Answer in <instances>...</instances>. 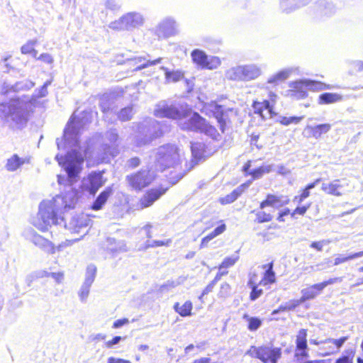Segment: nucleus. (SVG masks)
Here are the masks:
<instances>
[{
  "mask_svg": "<svg viewBox=\"0 0 363 363\" xmlns=\"http://www.w3.org/2000/svg\"><path fill=\"white\" fill-rule=\"evenodd\" d=\"M84 118L85 116H78L75 113L72 116L65 129L64 138L66 145L75 148L69 152L65 157L60 155L55 156L59 165L65 169L70 183L65 186V192L52 199L62 210L73 208L78 200V191L72 186V183L78 177L84 159L87 155L86 150L82 154L79 151L81 147L79 146L80 131L89 123L88 119Z\"/></svg>",
  "mask_w": 363,
  "mask_h": 363,
  "instance_id": "1",
  "label": "nucleus"
},
{
  "mask_svg": "<svg viewBox=\"0 0 363 363\" xmlns=\"http://www.w3.org/2000/svg\"><path fill=\"white\" fill-rule=\"evenodd\" d=\"M33 106L28 97H11L8 103H0V117L10 128L21 129L26 125Z\"/></svg>",
  "mask_w": 363,
  "mask_h": 363,
  "instance_id": "2",
  "label": "nucleus"
},
{
  "mask_svg": "<svg viewBox=\"0 0 363 363\" xmlns=\"http://www.w3.org/2000/svg\"><path fill=\"white\" fill-rule=\"evenodd\" d=\"M155 115L159 118L177 119L178 125L182 130L194 132H200L206 121V119L196 112L182 115L175 106L168 105L165 101L157 105Z\"/></svg>",
  "mask_w": 363,
  "mask_h": 363,
  "instance_id": "3",
  "label": "nucleus"
},
{
  "mask_svg": "<svg viewBox=\"0 0 363 363\" xmlns=\"http://www.w3.org/2000/svg\"><path fill=\"white\" fill-rule=\"evenodd\" d=\"M56 204L53 199L40 203L38 213L32 220V224L39 230L47 231L52 225L64 223V217L60 216L62 210Z\"/></svg>",
  "mask_w": 363,
  "mask_h": 363,
  "instance_id": "4",
  "label": "nucleus"
},
{
  "mask_svg": "<svg viewBox=\"0 0 363 363\" xmlns=\"http://www.w3.org/2000/svg\"><path fill=\"white\" fill-rule=\"evenodd\" d=\"M184 158L182 149L175 145L167 144L157 148L154 153L155 165L161 171L168 168H175Z\"/></svg>",
  "mask_w": 363,
  "mask_h": 363,
  "instance_id": "5",
  "label": "nucleus"
},
{
  "mask_svg": "<svg viewBox=\"0 0 363 363\" xmlns=\"http://www.w3.org/2000/svg\"><path fill=\"white\" fill-rule=\"evenodd\" d=\"M262 73V68L259 65L248 64L228 69L225 72V77L232 81L248 82L258 78Z\"/></svg>",
  "mask_w": 363,
  "mask_h": 363,
  "instance_id": "6",
  "label": "nucleus"
},
{
  "mask_svg": "<svg viewBox=\"0 0 363 363\" xmlns=\"http://www.w3.org/2000/svg\"><path fill=\"white\" fill-rule=\"evenodd\" d=\"M246 354L253 358L260 359L264 363H277L281 357V352L279 347H273L270 345L260 347L251 346Z\"/></svg>",
  "mask_w": 363,
  "mask_h": 363,
  "instance_id": "7",
  "label": "nucleus"
},
{
  "mask_svg": "<svg viewBox=\"0 0 363 363\" xmlns=\"http://www.w3.org/2000/svg\"><path fill=\"white\" fill-rule=\"evenodd\" d=\"M289 86L291 88V96L298 99L306 97L308 90L320 91L328 88L322 82L309 79L292 82Z\"/></svg>",
  "mask_w": 363,
  "mask_h": 363,
  "instance_id": "8",
  "label": "nucleus"
},
{
  "mask_svg": "<svg viewBox=\"0 0 363 363\" xmlns=\"http://www.w3.org/2000/svg\"><path fill=\"white\" fill-rule=\"evenodd\" d=\"M155 179V172L148 169H142L126 177V180L129 186L136 191H140L148 186Z\"/></svg>",
  "mask_w": 363,
  "mask_h": 363,
  "instance_id": "9",
  "label": "nucleus"
},
{
  "mask_svg": "<svg viewBox=\"0 0 363 363\" xmlns=\"http://www.w3.org/2000/svg\"><path fill=\"white\" fill-rule=\"evenodd\" d=\"M162 135V131L160 129V124L155 120H150L147 130L143 129L137 135L136 144L138 146L146 145Z\"/></svg>",
  "mask_w": 363,
  "mask_h": 363,
  "instance_id": "10",
  "label": "nucleus"
},
{
  "mask_svg": "<svg viewBox=\"0 0 363 363\" xmlns=\"http://www.w3.org/2000/svg\"><path fill=\"white\" fill-rule=\"evenodd\" d=\"M156 34L160 38H169L179 33V24L176 20L170 16L163 18L155 28Z\"/></svg>",
  "mask_w": 363,
  "mask_h": 363,
  "instance_id": "11",
  "label": "nucleus"
},
{
  "mask_svg": "<svg viewBox=\"0 0 363 363\" xmlns=\"http://www.w3.org/2000/svg\"><path fill=\"white\" fill-rule=\"evenodd\" d=\"M191 57L194 62L202 68L214 69L218 68L220 65V60L218 57L208 56L204 52L200 50H193Z\"/></svg>",
  "mask_w": 363,
  "mask_h": 363,
  "instance_id": "12",
  "label": "nucleus"
},
{
  "mask_svg": "<svg viewBox=\"0 0 363 363\" xmlns=\"http://www.w3.org/2000/svg\"><path fill=\"white\" fill-rule=\"evenodd\" d=\"M24 236L27 240L32 242L35 246L40 247L45 252L50 254H54L55 252V247L52 242L38 234L33 229L26 230L24 231Z\"/></svg>",
  "mask_w": 363,
  "mask_h": 363,
  "instance_id": "13",
  "label": "nucleus"
},
{
  "mask_svg": "<svg viewBox=\"0 0 363 363\" xmlns=\"http://www.w3.org/2000/svg\"><path fill=\"white\" fill-rule=\"evenodd\" d=\"M144 23V18L143 15L138 12H130L123 15L118 22L114 24H119V28L125 30H132Z\"/></svg>",
  "mask_w": 363,
  "mask_h": 363,
  "instance_id": "14",
  "label": "nucleus"
},
{
  "mask_svg": "<svg viewBox=\"0 0 363 363\" xmlns=\"http://www.w3.org/2000/svg\"><path fill=\"white\" fill-rule=\"evenodd\" d=\"M90 220L87 215L80 214L72 216L68 223L64 220L61 226L69 230L72 233H79L80 230L89 225Z\"/></svg>",
  "mask_w": 363,
  "mask_h": 363,
  "instance_id": "15",
  "label": "nucleus"
},
{
  "mask_svg": "<svg viewBox=\"0 0 363 363\" xmlns=\"http://www.w3.org/2000/svg\"><path fill=\"white\" fill-rule=\"evenodd\" d=\"M202 112L208 116H213L216 118L222 133L225 131V119L224 118V113L223 107L216 103L206 104Z\"/></svg>",
  "mask_w": 363,
  "mask_h": 363,
  "instance_id": "16",
  "label": "nucleus"
},
{
  "mask_svg": "<svg viewBox=\"0 0 363 363\" xmlns=\"http://www.w3.org/2000/svg\"><path fill=\"white\" fill-rule=\"evenodd\" d=\"M348 186L345 179H334L330 182L323 183L321 189L325 193L335 196H341L345 194V187Z\"/></svg>",
  "mask_w": 363,
  "mask_h": 363,
  "instance_id": "17",
  "label": "nucleus"
},
{
  "mask_svg": "<svg viewBox=\"0 0 363 363\" xmlns=\"http://www.w3.org/2000/svg\"><path fill=\"white\" fill-rule=\"evenodd\" d=\"M104 184L101 172H91L86 179L83 181L84 187L87 189L89 193L94 195L100 187Z\"/></svg>",
  "mask_w": 363,
  "mask_h": 363,
  "instance_id": "18",
  "label": "nucleus"
},
{
  "mask_svg": "<svg viewBox=\"0 0 363 363\" xmlns=\"http://www.w3.org/2000/svg\"><path fill=\"white\" fill-rule=\"evenodd\" d=\"M289 203V199L286 196L267 194L266 199L260 203L259 208L263 210L267 206L279 208Z\"/></svg>",
  "mask_w": 363,
  "mask_h": 363,
  "instance_id": "19",
  "label": "nucleus"
},
{
  "mask_svg": "<svg viewBox=\"0 0 363 363\" xmlns=\"http://www.w3.org/2000/svg\"><path fill=\"white\" fill-rule=\"evenodd\" d=\"M167 191V189L158 188L148 191L140 200L142 208H147L153 204Z\"/></svg>",
  "mask_w": 363,
  "mask_h": 363,
  "instance_id": "20",
  "label": "nucleus"
},
{
  "mask_svg": "<svg viewBox=\"0 0 363 363\" xmlns=\"http://www.w3.org/2000/svg\"><path fill=\"white\" fill-rule=\"evenodd\" d=\"M311 0H279V6L282 12L289 13L298 9H300Z\"/></svg>",
  "mask_w": 363,
  "mask_h": 363,
  "instance_id": "21",
  "label": "nucleus"
},
{
  "mask_svg": "<svg viewBox=\"0 0 363 363\" xmlns=\"http://www.w3.org/2000/svg\"><path fill=\"white\" fill-rule=\"evenodd\" d=\"M28 162L29 161L26 158L21 157L17 154H13L6 159L4 168L9 172H13L21 169L24 164Z\"/></svg>",
  "mask_w": 363,
  "mask_h": 363,
  "instance_id": "22",
  "label": "nucleus"
},
{
  "mask_svg": "<svg viewBox=\"0 0 363 363\" xmlns=\"http://www.w3.org/2000/svg\"><path fill=\"white\" fill-rule=\"evenodd\" d=\"M250 183L251 182L250 181L247 183L238 186L237 189H234L230 194L226 195L225 196L220 197L219 199V202L222 205H226L234 202L242 194L244 189L250 186Z\"/></svg>",
  "mask_w": 363,
  "mask_h": 363,
  "instance_id": "23",
  "label": "nucleus"
},
{
  "mask_svg": "<svg viewBox=\"0 0 363 363\" xmlns=\"http://www.w3.org/2000/svg\"><path fill=\"white\" fill-rule=\"evenodd\" d=\"M331 129V125L329 123H323L312 126L310 125H306L305 131H308L309 135L318 139L320 138L322 134L327 133Z\"/></svg>",
  "mask_w": 363,
  "mask_h": 363,
  "instance_id": "24",
  "label": "nucleus"
},
{
  "mask_svg": "<svg viewBox=\"0 0 363 363\" xmlns=\"http://www.w3.org/2000/svg\"><path fill=\"white\" fill-rule=\"evenodd\" d=\"M294 68H287L284 69L277 74L271 76L268 80L267 84H272L273 86H277L279 83L285 81L288 79L290 74L294 71Z\"/></svg>",
  "mask_w": 363,
  "mask_h": 363,
  "instance_id": "25",
  "label": "nucleus"
},
{
  "mask_svg": "<svg viewBox=\"0 0 363 363\" xmlns=\"http://www.w3.org/2000/svg\"><path fill=\"white\" fill-rule=\"evenodd\" d=\"M322 289L319 284H313L308 288L301 290V301L303 302L315 298L322 292Z\"/></svg>",
  "mask_w": 363,
  "mask_h": 363,
  "instance_id": "26",
  "label": "nucleus"
},
{
  "mask_svg": "<svg viewBox=\"0 0 363 363\" xmlns=\"http://www.w3.org/2000/svg\"><path fill=\"white\" fill-rule=\"evenodd\" d=\"M112 188L108 186L105 189L96 199L95 201L91 206V208L94 211H98L102 208L103 206L107 201L108 197L112 194Z\"/></svg>",
  "mask_w": 363,
  "mask_h": 363,
  "instance_id": "27",
  "label": "nucleus"
},
{
  "mask_svg": "<svg viewBox=\"0 0 363 363\" xmlns=\"http://www.w3.org/2000/svg\"><path fill=\"white\" fill-rule=\"evenodd\" d=\"M264 272L263 279L259 281V284L267 285L268 284L274 283L276 281L275 273L273 271V263L270 262L268 264L263 265V268H267Z\"/></svg>",
  "mask_w": 363,
  "mask_h": 363,
  "instance_id": "28",
  "label": "nucleus"
},
{
  "mask_svg": "<svg viewBox=\"0 0 363 363\" xmlns=\"http://www.w3.org/2000/svg\"><path fill=\"white\" fill-rule=\"evenodd\" d=\"M317 11L323 16H329L335 13V6L330 3L321 1L316 4Z\"/></svg>",
  "mask_w": 363,
  "mask_h": 363,
  "instance_id": "29",
  "label": "nucleus"
},
{
  "mask_svg": "<svg viewBox=\"0 0 363 363\" xmlns=\"http://www.w3.org/2000/svg\"><path fill=\"white\" fill-rule=\"evenodd\" d=\"M225 230L226 225L224 223L216 228L213 231H212L211 233H209L208 235H206L202 239L201 242V248L206 247L208 243L211 240L218 236L219 235L222 234Z\"/></svg>",
  "mask_w": 363,
  "mask_h": 363,
  "instance_id": "30",
  "label": "nucleus"
},
{
  "mask_svg": "<svg viewBox=\"0 0 363 363\" xmlns=\"http://www.w3.org/2000/svg\"><path fill=\"white\" fill-rule=\"evenodd\" d=\"M363 257V251L350 254L347 256L343 254H338L334 259L333 265L337 266L350 260L354 259Z\"/></svg>",
  "mask_w": 363,
  "mask_h": 363,
  "instance_id": "31",
  "label": "nucleus"
},
{
  "mask_svg": "<svg viewBox=\"0 0 363 363\" xmlns=\"http://www.w3.org/2000/svg\"><path fill=\"white\" fill-rule=\"evenodd\" d=\"M200 133H204L214 140H220L221 138V135L217 131L216 128L208 123L206 120L205 121V125H203Z\"/></svg>",
  "mask_w": 363,
  "mask_h": 363,
  "instance_id": "32",
  "label": "nucleus"
},
{
  "mask_svg": "<svg viewBox=\"0 0 363 363\" xmlns=\"http://www.w3.org/2000/svg\"><path fill=\"white\" fill-rule=\"evenodd\" d=\"M192 308L193 305L190 301H186L182 306H179V303H176L174 306L175 311L182 317L191 315Z\"/></svg>",
  "mask_w": 363,
  "mask_h": 363,
  "instance_id": "33",
  "label": "nucleus"
},
{
  "mask_svg": "<svg viewBox=\"0 0 363 363\" xmlns=\"http://www.w3.org/2000/svg\"><path fill=\"white\" fill-rule=\"evenodd\" d=\"M160 69L164 71L165 79L167 82H177L184 77V74L182 71H168L165 67H161Z\"/></svg>",
  "mask_w": 363,
  "mask_h": 363,
  "instance_id": "34",
  "label": "nucleus"
},
{
  "mask_svg": "<svg viewBox=\"0 0 363 363\" xmlns=\"http://www.w3.org/2000/svg\"><path fill=\"white\" fill-rule=\"evenodd\" d=\"M342 99V96L335 93H324L319 96L320 104H328L335 103Z\"/></svg>",
  "mask_w": 363,
  "mask_h": 363,
  "instance_id": "35",
  "label": "nucleus"
},
{
  "mask_svg": "<svg viewBox=\"0 0 363 363\" xmlns=\"http://www.w3.org/2000/svg\"><path fill=\"white\" fill-rule=\"evenodd\" d=\"M256 275L253 274L248 281V286L252 289V291L250 293V299L252 301H255L262 294V289H259L257 287V284L255 280Z\"/></svg>",
  "mask_w": 363,
  "mask_h": 363,
  "instance_id": "36",
  "label": "nucleus"
},
{
  "mask_svg": "<svg viewBox=\"0 0 363 363\" xmlns=\"http://www.w3.org/2000/svg\"><path fill=\"white\" fill-rule=\"evenodd\" d=\"M303 303L304 302L301 301V298L296 300H291L286 303L285 306H281L277 310L273 311L272 315H274L281 311H292Z\"/></svg>",
  "mask_w": 363,
  "mask_h": 363,
  "instance_id": "37",
  "label": "nucleus"
},
{
  "mask_svg": "<svg viewBox=\"0 0 363 363\" xmlns=\"http://www.w3.org/2000/svg\"><path fill=\"white\" fill-rule=\"evenodd\" d=\"M192 157L195 160H200L204 153V145L202 143H191V145Z\"/></svg>",
  "mask_w": 363,
  "mask_h": 363,
  "instance_id": "38",
  "label": "nucleus"
},
{
  "mask_svg": "<svg viewBox=\"0 0 363 363\" xmlns=\"http://www.w3.org/2000/svg\"><path fill=\"white\" fill-rule=\"evenodd\" d=\"M307 331L305 329L299 330L296 336V348L297 350H306L307 348L306 342Z\"/></svg>",
  "mask_w": 363,
  "mask_h": 363,
  "instance_id": "39",
  "label": "nucleus"
},
{
  "mask_svg": "<svg viewBox=\"0 0 363 363\" xmlns=\"http://www.w3.org/2000/svg\"><path fill=\"white\" fill-rule=\"evenodd\" d=\"M96 274V267L93 264H90L86 268L85 279L84 283L91 286L93 284Z\"/></svg>",
  "mask_w": 363,
  "mask_h": 363,
  "instance_id": "40",
  "label": "nucleus"
},
{
  "mask_svg": "<svg viewBox=\"0 0 363 363\" xmlns=\"http://www.w3.org/2000/svg\"><path fill=\"white\" fill-rule=\"evenodd\" d=\"M243 318L248 322L247 328L250 331L257 330L262 325V320L256 317H249L247 314L244 315Z\"/></svg>",
  "mask_w": 363,
  "mask_h": 363,
  "instance_id": "41",
  "label": "nucleus"
},
{
  "mask_svg": "<svg viewBox=\"0 0 363 363\" xmlns=\"http://www.w3.org/2000/svg\"><path fill=\"white\" fill-rule=\"evenodd\" d=\"M320 182V179H317L315 182L313 183H311L306 186L305 189H303L301 194L299 196V197L296 196L295 199H298V203H301L304 199L308 198L310 195V190L313 189L319 182Z\"/></svg>",
  "mask_w": 363,
  "mask_h": 363,
  "instance_id": "42",
  "label": "nucleus"
},
{
  "mask_svg": "<svg viewBox=\"0 0 363 363\" xmlns=\"http://www.w3.org/2000/svg\"><path fill=\"white\" fill-rule=\"evenodd\" d=\"M239 256L233 255L230 257H225L222 263L219 265L218 269H227L233 266L238 260Z\"/></svg>",
  "mask_w": 363,
  "mask_h": 363,
  "instance_id": "43",
  "label": "nucleus"
},
{
  "mask_svg": "<svg viewBox=\"0 0 363 363\" xmlns=\"http://www.w3.org/2000/svg\"><path fill=\"white\" fill-rule=\"evenodd\" d=\"M35 85L34 82L30 80H25L23 82H17L15 85L11 87V89H13V91H17L19 90L24 89H30L33 87Z\"/></svg>",
  "mask_w": 363,
  "mask_h": 363,
  "instance_id": "44",
  "label": "nucleus"
},
{
  "mask_svg": "<svg viewBox=\"0 0 363 363\" xmlns=\"http://www.w3.org/2000/svg\"><path fill=\"white\" fill-rule=\"evenodd\" d=\"M272 218L273 216L270 213L264 211L256 212V221L259 223L269 222Z\"/></svg>",
  "mask_w": 363,
  "mask_h": 363,
  "instance_id": "45",
  "label": "nucleus"
},
{
  "mask_svg": "<svg viewBox=\"0 0 363 363\" xmlns=\"http://www.w3.org/2000/svg\"><path fill=\"white\" fill-rule=\"evenodd\" d=\"M91 286L83 283L79 292L78 295L82 302L85 303L89 294Z\"/></svg>",
  "mask_w": 363,
  "mask_h": 363,
  "instance_id": "46",
  "label": "nucleus"
},
{
  "mask_svg": "<svg viewBox=\"0 0 363 363\" xmlns=\"http://www.w3.org/2000/svg\"><path fill=\"white\" fill-rule=\"evenodd\" d=\"M303 118V116H291V117H281L279 122L284 125H289L291 123L298 124Z\"/></svg>",
  "mask_w": 363,
  "mask_h": 363,
  "instance_id": "47",
  "label": "nucleus"
},
{
  "mask_svg": "<svg viewBox=\"0 0 363 363\" xmlns=\"http://www.w3.org/2000/svg\"><path fill=\"white\" fill-rule=\"evenodd\" d=\"M133 115L132 107H125L120 111L118 118L121 121H129Z\"/></svg>",
  "mask_w": 363,
  "mask_h": 363,
  "instance_id": "48",
  "label": "nucleus"
},
{
  "mask_svg": "<svg viewBox=\"0 0 363 363\" xmlns=\"http://www.w3.org/2000/svg\"><path fill=\"white\" fill-rule=\"evenodd\" d=\"M345 354L336 360V363H352L354 352L352 350H347Z\"/></svg>",
  "mask_w": 363,
  "mask_h": 363,
  "instance_id": "49",
  "label": "nucleus"
},
{
  "mask_svg": "<svg viewBox=\"0 0 363 363\" xmlns=\"http://www.w3.org/2000/svg\"><path fill=\"white\" fill-rule=\"evenodd\" d=\"M347 337H342L340 339H333V338H328L326 339L325 341H323V343H333L334 344L337 350L340 349V347L342 346V345L347 340Z\"/></svg>",
  "mask_w": 363,
  "mask_h": 363,
  "instance_id": "50",
  "label": "nucleus"
},
{
  "mask_svg": "<svg viewBox=\"0 0 363 363\" xmlns=\"http://www.w3.org/2000/svg\"><path fill=\"white\" fill-rule=\"evenodd\" d=\"M230 294V286L228 283H223L220 285L218 296L220 298H226Z\"/></svg>",
  "mask_w": 363,
  "mask_h": 363,
  "instance_id": "51",
  "label": "nucleus"
},
{
  "mask_svg": "<svg viewBox=\"0 0 363 363\" xmlns=\"http://www.w3.org/2000/svg\"><path fill=\"white\" fill-rule=\"evenodd\" d=\"M36 41L30 40L21 47V52L23 54H30L31 52L37 53V51L33 48Z\"/></svg>",
  "mask_w": 363,
  "mask_h": 363,
  "instance_id": "52",
  "label": "nucleus"
},
{
  "mask_svg": "<svg viewBox=\"0 0 363 363\" xmlns=\"http://www.w3.org/2000/svg\"><path fill=\"white\" fill-rule=\"evenodd\" d=\"M171 243H172L171 239H167L165 240H152V241H149V243L147 244V247H160V246H169Z\"/></svg>",
  "mask_w": 363,
  "mask_h": 363,
  "instance_id": "53",
  "label": "nucleus"
},
{
  "mask_svg": "<svg viewBox=\"0 0 363 363\" xmlns=\"http://www.w3.org/2000/svg\"><path fill=\"white\" fill-rule=\"evenodd\" d=\"M330 243V241L329 240H323L318 242H313L311 244V247L314 248L317 250L318 251H322L323 246L328 245Z\"/></svg>",
  "mask_w": 363,
  "mask_h": 363,
  "instance_id": "54",
  "label": "nucleus"
},
{
  "mask_svg": "<svg viewBox=\"0 0 363 363\" xmlns=\"http://www.w3.org/2000/svg\"><path fill=\"white\" fill-rule=\"evenodd\" d=\"M106 138L111 144H115L118 140V135L116 130H111L106 133Z\"/></svg>",
  "mask_w": 363,
  "mask_h": 363,
  "instance_id": "55",
  "label": "nucleus"
},
{
  "mask_svg": "<svg viewBox=\"0 0 363 363\" xmlns=\"http://www.w3.org/2000/svg\"><path fill=\"white\" fill-rule=\"evenodd\" d=\"M342 277H335V278H331L329 279L327 281H325L323 282L319 283L322 290H323L327 286L335 284L337 282H341L342 281Z\"/></svg>",
  "mask_w": 363,
  "mask_h": 363,
  "instance_id": "56",
  "label": "nucleus"
},
{
  "mask_svg": "<svg viewBox=\"0 0 363 363\" xmlns=\"http://www.w3.org/2000/svg\"><path fill=\"white\" fill-rule=\"evenodd\" d=\"M162 58L161 57H159L155 60H147V62L144 63V64H142L141 65H139L136 69H144L148 66H152V65H155L157 64H159L161 62Z\"/></svg>",
  "mask_w": 363,
  "mask_h": 363,
  "instance_id": "57",
  "label": "nucleus"
},
{
  "mask_svg": "<svg viewBox=\"0 0 363 363\" xmlns=\"http://www.w3.org/2000/svg\"><path fill=\"white\" fill-rule=\"evenodd\" d=\"M50 277L54 279L57 284H61L64 280V273L62 272H52Z\"/></svg>",
  "mask_w": 363,
  "mask_h": 363,
  "instance_id": "58",
  "label": "nucleus"
},
{
  "mask_svg": "<svg viewBox=\"0 0 363 363\" xmlns=\"http://www.w3.org/2000/svg\"><path fill=\"white\" fill-rule=\"evenodd\" d=\"M216 286V284L211 281V283H209L208 284V286L203 290L201 296L199 297V300H202L203 297L208 294V293L211 292L214 288V286Z\"/></svg>",
  "mask_w": 363,
  "mask_h": 363,
  "instance_id": "59",
  "label": "nucleus"
},
{
  "mask_svg": "<svg viewBox=\"0 0 363 363\" xmlns=\"http://www.w3.org/2000/svg\"><path fill=\"white\" fill-rule=\"evenodd\" d=\"M248 174L252 177L253 179H259L264 175L260 167L257 169L249 171Z\"/></svg>",
  "mask_w": 363,
  "mask_h": 363,
  "instance_id": "60",
  "label": "nucleus"
},
{
  "mask_svg": "<svg viewBox=\"0 0 363 363\" xmlns=\"http://www.w3.org/2000/svg\"><path fill=\"white\" fill-rule=\"evenodd\" d=\"M106 7L110 10L116 11L119 9L120 6L115 0H108L106 1Z\"/></svg>",
  "mask_w": 363,
  "mask_h": 363,
  "instance_id": "61",
  "label": "nucleus"
},
{
  "mask_svg": "<svg viewBox=\"0 0 363 363\" xmlns=\"http://www.w3.org/2000/svg\"><path fill=\"white\" fill-rule=\"evenodd\" d=\"M310 205H308L306 206H301L297 207L296 209L291 213V216L294 217L295 214H299V215H304L307 210L309 208Z\"/></svg>",
  "mask_w": 363,
  "mask_h": 363,
  "instance_id": "62",
  "label": "nucleus"
},
{
  "mask_svg": "<svg viewBox=\"0 0 363 363\" xmlns=\"http://www.w3.org/2000/svg\"><path fill=\"white\" fill-rule=\"evenodd\" d=\"M277 172L281 175H287L291 173V171L283 164L277 165Z\"/></svg>",
  "mask_w": 363,
  "mask_h": 363,
  "instance_id": "63",
  "label": "nucleus"
},
{
  "mask_svg": "<svg viewBox=\"0 0 363 363\" xmlns=\"http://www.w3.org/2000/svg\"><path fill=\"white\" fill-rule=\"evenodd\" d=\"M107 363H131L130 361L121 358L109 357Z\"/></svg>",
  "mask_w": 363,
  "mask_h": 363,
  "instance_id": "64",
  "label": "nucleus"
}]
</instances>
